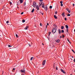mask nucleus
<instances>
[{"mask_svg": "<svg viewBox=\"0 0 75 75\" xmlns=\"http://www.w3.org/2000/svg\"><path fill=\"white\" fill-rule=\"evenodd\" d=\"M15 68L13 69L12 70V72H14V71L15 70Z\"/></svg>", "mask_w": 75, "mask_h": 75, "instance_id": "obj_25", "label": "nucleus"}, {"mask_svg": "<svg viewBox=\"0 0 75 75\" xmlns=\"http://www.w3.org/2000/svg\"><path fill=\"white\" fill-rule=\"evenodd\" d=\"M64 20H65V21H67V18H64Z\"/></svg>", "mask_w": 75, "mask_h": 75, "instance_id": "obj_36", "label": "nucleus"}, {"mask_svg": "<svg viewBox=\"0 0 75 75\" xmlns=\"http://www.w3.org/2000/svg\"><path fill=\"white\" fill-rule=\"evenodd\" d=\"M58 31L59 32V34H61V30L60 29H58Z\"/></svg>", "mask_w": 75, "mask_h": 75, "instance_id": "obj_8", "label": "nucleus"}, {"mask_svg": "<svg viewBox=\"0 0 75 75\" xmlns=\"http://www.w3.org/2000/svg\"><path fill=\"white\" fill-rule=\"evenodd\" d=\"M64 28V27L63 26H62L61 27V29H62V30H63Z\"/></svg>", "mask_w": 75, "mask_h": 75, "instance_id": "obj_14", "label": "nucleus"}, {"mask_svg": "<svg viewBox=\"0 0 75 75\" xmlns=\"http://www.w3.org/2000/svg\"><path fill=\"white\" fill-rule=\"evenodd\" d=\"M24 14V12H22V13H21V14Z\"/></svg>", "mask_w": 75, "mask_h": 75, "instance_id": "obj_42", "label": "nucleus"}, {"mask_svg": "<svg viewBox=\"0 0 75 75\" xmlns=\"http://www.w3.org/2000/svg\"><path fill=\"white\" fill-rule=\"evenodd\" d=\"M39 4H42V2H40L39 3Z\"/></svg>", "mask_w": 75, "mask_h": 75, "instance_id": "obj_26", "label": "nucleus"}, {"mask_svg": "<svg viewBox=\"0 0 75 75\" xmlns=\"http://www.w3.org/2000/svg\"><path fill=\"white\" fill-rule=\"evenodd\" d=\"M42 44L43 45H44V44H43V43H42Z\"/></svg>", "mask_w": 75, "mask_h": 75, "instance_id": "obj_55", "label": "nucleus"}, {"mask_svg": "<svg viewBox=\"0 0 75 75\" xmlns=\"http://www.w3.org/2000/svg\"><path fill=\"white\" fill-rule=\"evenodd\" d=\"M28 27H29V26H27L25 28V30H27Z\"/></svg>", "mask_w": 75, "mask_h": 75, "instance_id": "obj_12", "label": "nucleus"}, {"mask_svg": "<svg viewBox=\"0 0 75 75\" xmlns=\"http://www.w3.org/2000/svg\"><path fill=\"white\" fill-rule=\"evenodd\" d=\"M62 38V36H60V38Z\"/></svg>", "mask_w": 75, "mask_h": 75, "instance_id": "obj_52", "label": "nucleus"}, {"mask_svg": "<svg viewBox=\"0 0 75 75\" xmlns=\"http://www.w3.org/2000/svg\"><path fill=\"white\" fill-rule=\"evenodd\" d=\"M45 11H47V10H48V7H47V6H45Z\"/></svg>", "mask_w": 75, "mask_h": 75, "instance_id": "obj_3", "label": "nucleus"}, {"mask_svg": "<svg viewBox=\"0 0 75 75\" xmlns=\"http://www.w3.org/2000/svg\"><path fill=\"white\" fill-rule=\"evenodd\" d=\"M74 32H75V29L74 30Z\"/></svg>", "mask_w": 75, "mask_h": 75, "instance_id": "obj_56", "label": "nucleus"}, {"mask_svg": "<svg viewBox=\"0 0 75 75\" xmlns=\"http://www.w3.org/2000/svg\"><path fill=\"white\" fill-rule=\"evenodd\" d=\"M56 70H58V69L57 68V67H56Z\"/></svg>", "mask_w": 75, "mask_h": 75, "instance_id": "obj_53", "label": "nucleus"}, {"mask_svg": "<svg viewBox=\"0 0 75 75\" xmlns=\"http://www.w3.org/2000/svg\"><path fill=\"white\" fill-rule=\"evenodd\" d=\"M36 8L38 10H39V7L38 6H36Z\"/></svg>", "mask_w": 75, "mask_h": 75, "instance_id": "obj_11", "label": "nucleus"}, {"mask_svg": "<svg viewBox=\"0 0 75 75\" xmlns=\"http://www.w3.org/2000/svg\"><path fill=\"white\" fill-rule=\"evenodd\" d=\"M8 47H12V46H11L10 45H8Z\"/></svg>", "mask_w": 75, "mask_h": 75, "instance_id": "obj_31", "label": "nucleus"}, {"mask_svg": "<svg viewBox=\"0 0 75 75\" xmlns=\"http://www.w3.org/2000/svg\"><path fill=\"white\" fill-rule=\"evenodd\" d=\"M56 42H58V43L60 41V40H59L58 39L57 40H55Z\"/></svg>", "mask_w": 75, "mask_h": 75, "instance_id": "obj_7", "label": "nucleus"}, {"mask_svg": "<svg viewBox=\"0 0 75 75\" xmlns=\"http://www.w3.org/2000/svg\"><path fill=\"white\" fill-rule=\"evenodd\" d=\"M45 4L44 3H43V4H42V8H44V6H45Z\"/></svg>", "mask_w": 75, "mask_h": 75, "instance_id": "obj_9", "label": "nucleus"}, {"mask_svg": "<svg viewBox=\"0 0 75 75\" xmlns=\"http://www.w3.org/2000/svg\"><path fill=\"white\" fill-rule=\"evenodd\" d=\"M16 37H18V35H17V34H16Z\"/></svg>", "mask_w": 75, "mask_h": 75, "instance_id": "obj_34", "label": "nucleus"}, {"mask_svg": "<svg viewBox=\"0 0 75 75\" xmlns=\"http://www.w3.org/2000/svg\"><path fill=\"white\" fill-rule=\"evenodd\" d=\"M46 29H47V25H46Z\"/></svg>", "mask_w": 75, "mask_h": 75, "instance_id": "obj_48", "label": "nucleus"}, {"mask_svg": "<svg viewBox=\"0 0 75 75\" xmlns=\"http://www.w3.org/2000/svg\"><path fill=\"white\" fill-rule=\"evenodd\" d=\"M40 13L41 14H42V15H43L44 14V13L42 12H40Z\"/></svg>", "mask_w": 75, "mask_h": 75, "instance_id": "obj_23", "label": "nucleus"}, {"mask_svg": "<svg viewBox=\"0 0 75 75\" xmlns=\"http://www.w3.org/2000/svg\"><path fill=\"white\" fill-rule=\"evenodd\" d=\"M11 4H12V3H11V2H10V6H11Z\"/></svg>", "mask_w": 75, "mask_h": 75, "instance_id": "obj_43", "label": "nucleus"}, {"mask_svg": "<svg viewBox=\"0 0 75 75\" xmlns=\"http://www.w3.org/2000/svg\"><path fill=\"white\" fill-rule=\"evenodd\" d=\"M74 61L75 62V59H74Z\"/></svg>", "mask_w": 75, "mask_h": 75, "instance_id": "obj_51", "label": "nucleus"}, {"mask_svg": "<svg viewBox=\"0 0 75 75\" xmlns=\"http://www.w3.org/2000/svg\"><path fill=\"white\" fill-rule=\"evenodd\" d=\"M71 57H72V58H74V57H73L72 56Z\"/></svg>", "mask_w": 75, "mask_h": 75, "instance_id": "obj_54", "label": "nucleus"}, {"mask_svg": "<svg viewBox=\"0 0 75 75\" xmlns=\"http://www.w3.org/2000/svg\"><path fill=\"white\" fill-rule=\"evenodd\" d=\"M67 16H71V15H70V14H68L67 15Z\"/></svg>", "mask_w": 75, "mask_h": 75, "instance_id": "obj_32", "label": "nucleus"}, {"mask_svg": "<svg viewBox=\"0 0 75 75\" xmlns=\"http://www.w3.org/2000/svg\"><path fill=\"white\" fill-rule=\"evenodd\" d=\"M54 27H57V25H54Z\"/></svg>", "mask_w": 75, "mask_h": 75, "instance_id": "obj_37", "label": "nucleus"}, {"mask_svg": "<svg viewBox=\"0 0 75 75\" xmlns=\"http://www.w3.org/2000/svg\"><path fill=\"white\" fill-rule=\"evenodd\" d=\"M67 41H68L69 43H70V42H69V39H67Z\"/></svg>", "mask_w": 75, "mask_h": 75, "instance_id": "obj_39", "label": "nucleus"}, {"mask_svg": "<svg viewBox=\"0 0 75 75\" xmlns=\"http://www.w3.org/2000/svg\"><path fill=\"white\" fill-rule=\"evenodd\" d=\"M25 22V20L23 19L22 20V22L24 23Z\"/></svg>", "mask_w": 75, "mask_h": 75, "instance_id": "obj_21", "label": "nucleus"}, {"mask_svg": "<svg viewBox=\"0 0 75 75\" xmlns=\"http://www.w3.org/2000/svg\"><path fill=\"white\" fill-rule=\"evenodd\" d=\"M66 31H67V33H68V28L67 29Z\"/></svg>", "mask_w": 75, "mask_h": 75, "instance_id": "obj_28", "label": "nucleus"}, {"mask_svg": "<svg viewBox=\"0 0 75 75\" xmlns=\"http://www.w3.org/2000/svg\"><path fill=\"white\" fill-rule=\"evenodd\" d=\"M33 58H34V57H32L31 58L30 61H32V60H33Z\"/></svg>", "mask_w": 75, "mask_h": 75, "instance_id": "obj_20", "label": "nucleus"}, {"mask_svg": "<svg viewBox=\"0 0 75 75\" xmlns=\"http://www.w3.org/2000/svg\"><path fill=\"white\" fill-rule=\"evenodd\" d=\"M56 31H57V28H53L52 33H53L54 34V33H55L56 32Z\"/></svg>", "mask_w": 75, "mask_h": 75, "instance_id": "obj_1", "label": "nucleus"}, {"mask_svg": "<svg viewBox=\"0 0 75 75\" xmlns=\"http://www.w3.org/2000/svg\"><path fill=\"white\" fill-rule=\"evenodd\" d=\"M60 3H61V4H62V3H63V2L62 1H61L60 2Z\"/></svg>", "mask_w": 75, "mask_h": 75, "instance_id": "obj_35", "label": "nucleus"}, {"mask_svg": "<svg viewBox=\"0 0 75 75\" xmlns=\"http://www.w3.org/2000/svg\"><path fill=\"white\" fill-rule=\"evenodd\" d=\"M60 71H61L63 72V73H64V74H65V71H64V70H63V69H60Z\"/></svg>", "mask_w": 75, "mask_h": 75, "instance_id": "obj_6", "label": "nucleus"}, {"mask_svg": "<svg viewBox=\"0 0 75 75\" xmlns=\"http://www.w3.org/2000/svg\"><path fill=\"white\" fill-rule=\"evenodd\" d=\"M61 33H64V31L63 30H62Z\"/></svg>", "mask_w": 75, "mask_h": 75, "instance_id": "obj_22", "label": "nucleus"}, {"mask_svg": "<svg viewBox=\"0 0 75 75\" xmlns=\"http://www.w3.org/2000/svg\"><path fill=\"white\" fill-rule=\"evenodd\" d=\"M63 6V4H61V6Z\"/></svg>", "mask_w": 75, "mask_h": 75, "instance_id": "obj_41", "label": "nucleus"}, {"mask_svg": "<svg viewBox=\"0 0 75 75\" xmlns=\"http://www.w3.org/2000/svg\"><path fill=\"white\" fill-rule=\"evenodd\" d=\"M72 52H74V54H75V52L74 51V50H72Z\"/></svg>", "mask_w": 75, "mask_h": 75, "instance_id": "obj_29", "label": "nucleus"}, {"mask_svg": "<svg viewBox=\"0 0 75 75\" xmlns=\"http://www.w3.org/2000/svg\"><path fill=\"white\" fill-rule=\"evenodd\" d=\"M8 23H9V22L8 21H7L6 22V23L7 24H8Z\"/></svg>", "mask_w": 75, "mask_h": 75, "instance_id": "obj_33", "label": "nucleus"}, {"mask_svg": "<svg viewBox=\"0 0 75 75\" xmlns=\"http://www.w3.org/2000/svg\"><path fill=\"white\" fill-rule=\"evenodd\" d=\"M62 15L63 16H65L64 15H65V13H63L62 14Z\"/></svg>", "mask_w": 75, "mask_h": 75, "instance_id": "obj_16", "label": "nucleus"}, {"mask_svg": "<svg viewBox=\"0 0 75 75\" xmlns=\"http://www.w3.org/2000/svg\"><path fill=\"white\" fill-rule=\"evenodd\" d=\"M21 72H25V69H23H23L21 70Z\"/></svg>", "mask_w": 75, "mask_h": 75, "instance_id": "obj_5", "label": "nucleus"}, {"mask_svg": "<svg viewBox=\"0 0 75 75\" xmlns=\"http://www.w3.org/2000/svg\"><path fill=\"white\" fill-rule=\"evenodd\" d=\"M62 37L63 38H64V35H63Z\"/></svg>", "mask_w": 75, "mask_h": 75, "instance_id": "obj_50", "label": "nucleus"}, {"mask_svg": "<svg viewBox=\"0 0 75 75\" xmlns=\"http://www.w3.org/2000/svg\"><path fill=\"white\" fill-rule=\"evenodd\" d=\"M41 6H42V4H39V7H41Z\"/></svg>", "mask_w": 75, "mask_h": 75, "instance_id": "obj_24", "label": "nucleus"}, {"mask_svg": "<svg viewBox=\"0 0 75 75\" xmlns=\"http://www.w3.org/2000/svg\"><path fill=\"white\" fill-rule=\"evenodd\" d=\"M47 25H49V24H48V23H47Z\"/></svg>", "mask_w": 75, "mask_h": 75, "instance_id": "obj_49", "label": "nucleus"}, {"mask_svg": "<svg viewBox=\"0 0 75 75\" xmlns=\"http://www.w3.org/2000/svg\"><path fill=\"white\" fill-rule=\"evenodd\" d=\"M20 4V2H19V1L17 2V6H18V4Z\"/></svg>", "mask_w": 75, "mask_h": 75, "instance_id": "obj_19", "label": "nucleus"}, {"mask_svg": "<svg viewBox=\"0 0 75 75\" xmlns=\"http://www.w3.org/2000/svg\"><path fill=\"white\" fill-rule=\"evenodd\" d=\"M28 45H29V47H31V45H30V44H28Z\"/></svg>", "mask_w": 75, "mask_h": 75, "instance_id": "obj_47", "label": "nucleus"}, {"mask_svg": "<svg viewBox=\"0 0 75 75\" xmlns=\"http://www.w3.org/2000/svg\"><path fill=\"white\" fill-rule=\"evenodd\" d=\"M40 25L41 26H42V25L41 24V23L40 24Z\"/></svg>", "mask_w": 75, "mask_h": 75, "instance_id": "obj_45", "label": "nucleus"}, {"mask_svg": "<svg viewBox=\"0 0 75 75\" xmlns=\"http://www.w3.org/2000/svg\"><path fill=\"white\" fill-rule=\"evenodd\" d=\"M66 10H67V11H68L69 10V8H67L66 9Z\"/></svg>", "mask_w": 75, "mask_h": 75, "instance_id": "obj_18", "label": "nucleus"}, {"mask_svg": "<svg viewBox=\"0 0 75 75\" xmlns=\"http://www.w3.org/2000/svg\"><path fill=\"white\" fill-rule=\"evenodd\" d=\"M50 8H52V6H50Z\"/></svg>", "mask_w": 75, "mask_h": 75, "instance_id": "obj_27", "label": "nucleus"}, {"mask_svg": "<svg viewBox=\"0 0 75 75\" xmlns=\"http://www.w3.org/2000/svg\"><path fill=\"white\" fill-rule=\"evenodd\" d=\"M50 34H51V32H49V36L50 35Z\"/></svg>", "mask_w": 75, "mask_h": 75, "instance_id": "obj_30", "label": "nucleus"}, {"mask_svg": "<svg viewBox=\"0 0 75 75\" xmlns=\"http://www.w3.org/2000/svg\"><path fill=\"white\" fill-rule=\"evenodd\" d=\"M65 27H66V28H67H67L68 29L69 27H68V25H66Z\"/></svg>", "mask_w": 75, "mask_h": 75, "instance_id": "obj_13", "label": "nucleus"}, {"mask_svg": "<svg viewBox=\"0 0 75 75\" xmlns=\"http://www.w3.org/2000/svg\"><path fill=\"white\" fill-rule=\"evenodd\" d=\"M33 6L34 7H35V6H36V3L35 2H33Z\"/></svg>", "mask_w": 75, "mask_h": 75, "instance_id": "obj_2", "label": "nucleus"}, {"mask_svg": "<svg viewBox=\"0 0 75 75\" xmlns=\"http://www.w3.org/2000/svg\"><path fill=\"white\" fill-rule=\"evenodd\" d=\"M54 17L55 18V19H57V16H56V15H54Z\"/></svg>", "mask_w": 75, "mask_h": 75, "instance_id": "obj_15", "label": "nucleus"}, {"mask_svg": "<svg viewBox=\"0 0 75 75\" xmlns=\"http://www.w3.org/2000/svg\"><path fill=\"white\" fill-rule=\"evenodd\" d=\"M34 9L33 8L32 9V10L31 11V12H32V13H33L34 12Z\"/></svg>", "mask_w": 75, "mask_h": 75, "instance_id": "obj_17", "label": "nucleus"}, {"mask_svg": "<svg viewBox=\"0 0 75 75\" xmlns=\"http://www.w3.org/2000/svg\"><path fill=\"white\" fill-rule=\"evenodd\" d=\"M55 14H57V11H56L55 12Z\"/></svg>", "mask_w": 75, "mask_h": 75, "instance_id": "obj_40", "label": "nucleus"}, {"mask_svg": "<svg viewBox=\"0 0 75 75\" xmlns=\"http://www.w3.org/2000/svg\"><path fill=\"white\" fill-rule=\"evenodd\" d=\"M40 1H43V0H40Z\"/></svg>", "mask_w": 75, "mask_h": 75, "instance_id": "obj_46", "label": "nucleus"}, {"mask_svg": "<svg viewBox=\"0 0 75 75\" xmlns=\"http://www.w3.org/2000/svg\"><path fill=\"white\" fill-rule=\"evenodd\" d=\"M72 5H73V6H75V4H73Z\"/></svg>", "mask_w": 75, "mask_h": 75, "instance_id": "obj_44", "label": "nucleus"}, {"mask_svg": "<svg viewBox=\"0 0 75 75\" xmlns=\"http://www.w3.org/2000/svg\"><path fill=\"white\" fill-rule=\"evenodd\" d=\"M19 1L21 4L23 2V0H19Z\"/></svg>", "mask_w": 75, "mask_h": 75, "instance_id": "obj_10", "label": "nucleus"}, {"mask_svg": "<svg viewBox=\"0 0 75 75\" xmlns=\"http://www.w3.org/2000/svg\"><path fill=\"white\" fill-rule=\"evenodd\" d=\"M68 12H69V13H71V11H69V10L68 11Z\"/></svg>", "mask_w": 75, "mask_h": 75, "instance_id": "obj_38", "label": "nucleus"}, {"mask_svg": "<svg viewBox=\"0 0 75 75\" xmlns=\"http://www.w3.org/2000/svg\"><path fill=\"white\" fill-rule=\"evenodd\" d=\"M45 62H46V60H44L43 61V62H42V65H45Z\"/></svg>", "mask_w": 75, "mask_h": 75, "instance_id": "obj_4", "label": "nucleus"}]
</instances>
